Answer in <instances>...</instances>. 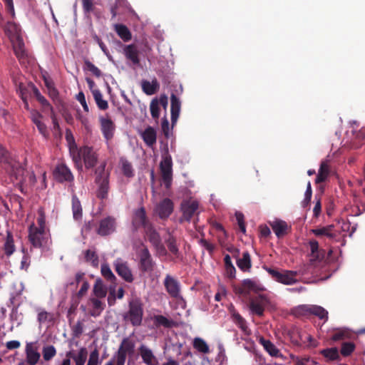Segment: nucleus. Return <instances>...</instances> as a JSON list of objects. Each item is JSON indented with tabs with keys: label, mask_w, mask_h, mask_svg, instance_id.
I'll return each instance as SVG.
<instances>
[{
	"label": "nucleus",
	"mask_w": 365,
	"mask_h": 365,
	"mask_svg": "<svg viewBox=\"0 0 365 365\" xmlns=\"http://www.w3.org/2000/svg\"><path fill=\"white\" fill-rule=\"evenodd\" d=\"M66 356L72 359L75 365H84L88 357V351L86 347H81L77 354H75L73 351H69L66 352Z\"/></svg>",
	"instance_id": "obj_19"
},
{
	"label": "nucleus",
	"mask_w": 365,
	"mask_h": 365,
	"mask_svg": "<svg viewBox=\"0 0 365 365\" xmlns=\"http://www.w3.org/2000/svg\"><path fill=\"white\" fill-rule=\"evenodd\" d=\"M180 101L179 100V98H178L176 97V96L173 93L172 95H171V108H170V111H171V121H172V123L174 124L178 117H179V114H180Z\"/></svg>",
	"instance_id": "obj_29"
},
{
	"label": "nucleus",
	"mask_w": 365,
	"mask_h": 365,
	"mask_svg": "<svg viewBox=\"0 0 365 365\" xmlns=\"http://www.w3.org/2000/svg\"><path fill=\"white\" fill-rule=\"evenodd\" d=\"M320 354L329 361H334L339 359V351L336 347L322 349L320 351Z\"/></svg>",
	"instance_id": "obj_42"
},
{
	"label": "nucleus",
	"mask_w": 365,
	"mask_h": 365,
	"mask_svg": "<svg viewBox=\"0 0 365 365\" xmlns=\"http://www.w3.org/2000/svg\"><path fill=\"white\" fill-rule=\"evenodd\" d=\"M135 344L129 338H124L115 355L105 365H125L128 354H133Z\"/></svg>",
	"instance_id": "obj_3"
},
{
	"label": "nucleus",
	"mask_w": 365,
	"mask_h": 365,
	"mask_svg": "<svg viewBox=\"0 0 365 365\" xmlns=\"http://www.w3.org/2000/svg\"><path fill=\"white\" fill-rule=\"evenodd\" d=\"M101 361L99 360V351L94 349L89 355L87 365H100Z\"/></svg>",
	"instance_id": "obj_57"
},
{
	"label": "nucleus",
	"mask_w": 365,
	"mask_h": 365,
	"mask_svg": "<svg viewBox=\"0 0 365 365\" xmlns=\"http://www.w3.org/2000/svg\"><path fill=\"white\" fill-rule=\"evenodd\" d=\"M114 29L118 36L125 42L132 38V34L128 28L123 24H115Z\"/></svg>",
	"instance_id": "obj_36"
},
{
	"label": "nucleus",
	"mask_w": 365,
	"mask_h": 365,
	"mask_svg": "<svg viewBox=\"0 0 365 365\" xmlns=\"http://www.w3.org/2000/svg\"><path fill=\"white\" fill-rule=\"evenodd\" d=\"M101 130L104 138L109 140L113 137L115 125L113 122L108 118H101Z\"/></svg>",
	"instance_id": "obj_20"
},
{
	"label": "nucleus",
	"mask_w": 365,
	"mask_h": 365,
	"mask_svg": "<svg viewBox=\"0 0 365 365\" xmlns=\"http://www.w3.org/2000/svg\"><path fill=\"white\" fill-rule=\"evenodd\" d=\"M329 173L330 170L328 163L324 161L322 162L315 180V182L319 184L324 182L328 178Z\"/></svg>",
	"instance_id": "obj_34"
},
{
	"label": "nucleus",
	"mask_w": 365,
	"mask_h": 365,
	"mask_svg": "<svg viewBox=\"0 0 365 365\" xmlns=\"http://www.w3.org/2000/svg\"><path fill=\"white\" fill-rule=\"evenodd\" d=\"M43 115L36 110H32L31 113V119L32 122L36 125L39 133L43 135L46 136L48 135L47 127L46 125L41 121Z\"/></svg>",
	"instance_id": "obj_26"
},
{
	"label": "nucleus",
	"mask_w": 365,
	"mask_h": 365,
	"mask_svg": "<svg viewBox=\"0 0 365 365\" xmlns=\"http://www.w3.org/2000/svg\"><path fill=\"white\" fill-rule=\"evenodd\" d=\"M14 51L16 56L19 59H22L26 56L24 43L21 39L19 38L14 45Z\"/></svg>",
	"instance_id": "obj_47"
},
{
	"label": "nucleus",
	"mask_w": 365,
	"mask_h": 365,
	"mask_svg": "<svg viewBox=\"0 0 365 365\" xmlns=\"http://www.w3.org/2000/svg\"><path fill=\"white\" fill-rule=\"evenodd\" d=\"M45 231L37 228L34 224L29 227V240L34 247L40 248L44 240Z\"/></svg>",
	"instance_id": "obj_10"
},
{
	"label": "nucleus",
	"mask_w": 365,
	"mask_h": 365,
	"mask_svg": "<svg viewBox=\"0 0 365 365\" xmlns=\"http://www.w3.org/2000/svg\"><path fill=\"white\" fill-rule=\"evenodd\" d=\"M38 216L37 218V223H38L37 228H39L40 230L45 231L46 216H45L43 210L42 208H40L38 211Z\"/></svg>",
	"instance_id": "obj_60"
},
{
	"label": "nucleus",
	"mask_w": 365,
	"mask_h": 365,
	"mask_svg": "<svg viewBox=\"0 0 365 365\" xmlns=\"http://www.w3.org/2000/svg\"><path fill=\"white\" fill-rule=\"evenodd\" d=\"M174 204L169 198L160 201L155 208V212L160 219H167L173 212Z\"/></svg>",
	"instance_id": "obj_15"
},
{
	"label": "nucleus",
	"mask_w": 365,
	"mask_h": 365,
	"mask_svg": "<svg viewBox=\"0 0 365 365\" xmlns=\"http://www.w3.org/2000/svg\"><path fill=\"white\" fill-rule=\"evenodd\" d=\"M259 343L271 356L281 359L284 358L279 349L271 341L261 338Z\"/></svg>",
	"instance_id": "obj_25"
},
{
	"label": "nucleus",
	"mask_w": 365,
	"mask_h": 365,
	"mask_svg": "<svg viewBox=\"0 0 365 365\" xmlns=\"http://www.w3.org/2000/svg\"><path fill=\"white\" fill-rule=\"evenodd\" d=\"M65 137L68 143L70 155L72 156L79 148L75 142L74 137L70 129H66Z\"/></svg>",
	"instance_id": "obj_40"
},
{
	"label": "nucleus",
	"mask_w": 365,
	"mask_h": 365,
	"mask_svg": "<svg viewBox=\"0 0 365 365\" xmlns=\"http://www.w3.org/2000/svg\"><path fill=\"white\" fill-rule=\"evenodd\" d=\"M141 136L143 141L148 147H153L156 143V131L150 126L145 128V130L142 133Z\"/></svg>",
	"instance_id": "obj_27"
},
{
	"label": "nucleus",
	"mask_w": 365,
	"mask_h": 365,
	"mask_svg": "<svg viewBox=\"0 0 365 365\" xmlns=\"http://www.w3.org/2000/svg\"><path fill=\"white\" fill-rule=\"evenodd\" d=\"M53 176L60 182H71L73 180V176L71 170L63 163L56 167L53 171Z\"/></svg>",
	"instance_id": "obj_16"
},
{
	"label": "nucleus",
	"mask_w": 365,
	"mask_h": 365,
	"mask_svg": "<svg viewBox=\"0 0 365 365\" xmlns=\"http://www.w3.org/2000/svg\"><path fill=\"white\" fill-rule=\"evenodd\" d=\"M143 317V305L138 298L129 302L128 311L123 314L125 322H130L133 327H139L142 324Z\"/></svg>",
	"instance_id": "obj_2"
},
{
	"label": "nucleus",
	"mask_w": 365,
	"mask_h": 365,
	"mask_svg": "<svg viewBox=\"0 0 365 365\" xmlns=\"http://www.w3.org/2000/svg\"><path fill=\"white\" fill-rule=\"evenodd\" d=\"M101 272L102 276L108 282L115 284L117 280L116 277L114 275L113 272L111 271L109 265L108 264H103L101 268Z\"/></svg>",
	"instance_id": "obj_41"
},
{
	"label": "nucleus",
	"mask_w": 365,
	"mask_h": 365,
	"mask_svg": "<svg viewBox=\"0 0 365 365\" xmlns=\"http://www.w3.org/2000/svg\"><path fill=\"white\" fill-rule=\"evenodd\" d=\"M132 224L135 230L140 227H143L145 230L151 224L147 218L145 210L144 207H140L135 211Z\"/></svg>",
	"instance_id": "obj_11"
},
{
	"label": "nucleus",
	"mask_w": 365,
	"mask_h": 365,
	"mask_svg": "<svg viewBox=\"0 0 365 365\" xmlns=\"http://www.w3.org/2000/svg\"><path fill=\"white\" fill-rule=\"evenodd\" d=\"M312 315L318 317L320 319H328V312L321 306L313 305Z\"/></svg>",
	"instance_id": "obj_52"
},
{
	"label": "nucleus",
	"mask_w": 365,
	"mask_h": 365,
	"mask_svg": "<svg viewBox=\"0 0 365 365\" xmlns=\"http://www.w3.org/2000/svg\"><path fill=\"white\" fill-rule=\"evenodd\" d=\"M3 250L7 257L11 256L15 251L14 237L10 232H7Z\"/></svg>",
	"instance_id": "obj_37"
},
{
	"label": "nucleus",
	"mask_w": 365,
	"mask_h": 365,
	"mask_svg": "<svg viewBox=\"0 0 365 365\" xmlns=\"http://www.w3.org/2000/svg\"><path fill=\"white\" fill-rule=\"evenodd\" d=\"M355 349V344L353 342H344L341 344V354L344 356H350Z\"/></svg>",
	"instance_id": "obj_54"
},
{
	"label": "nucleus",
	"mask_w": 365,
	"mask_h": 365,
	"mask_svg": "<svg viewBox=\"0 0 365 365\" xmlns=\"http://www.w3.org/2000/svg\"><path fill=\"white\" fill-rule=\"evenodd\" d=\"M237 265L242 272H249L252 267L251 257L246 251L242 253V258L237 259Z\"/></svg>",
	"instance_id": "obj_32"
},
{
	"label": "nucleus",
	"mask_w": 365,
	"mask_h": 365,
	"mask_svg": "<svg viewBox=\"0 0 365 365\" xmlns=\"http://www.w3.org/2000/svg\"><path fill=\"white\" fill-rule=\"evenodd\" d=\"M26 362L29 365H36L41 357L40 354L37 351V348L34 346L32 343H28L26 346Z\"/></svg>",
	"instance_id": "obj_22"
},
{
	"label": "nucleus",
	"mask_w": 365,
	"mask_h": 365,
	"mask_svg": "<svg viewBox=\"0 0 365 365\" xmlns=\"http://www.w3.org/2000/svg\"><path fill=\"white\" fill-rule=\"evenodd\" d=\"M193 347L198 351L207 354L210 351L209 346L207 343L201 338H195L193 341Z\"/></svg>",
	"instance_id": "obj_49"
},
{
	"label": "nucleus",
	"mask_w": 365,
	"mask_h": 365,
	"mask_svg": "<svg viewBox=\"0 0 365 365\" xmlns=\"http://www.w3.org/2000/svg\"><path fill=\"white\" fill-rule=\"evenodd\" d=\"M106 166V163L103 162L101 165H99L98 168L95 169V182H98L100 180L109 178V173L106 172L105 170Z\"/></svg>",
	"instance_id": "obj_46"
},
{
	"label": "nucleus",
	"mask_w": 365,
	"mask_h": 365,
	"mask_svg": "<svg viewBox=\"0 0 365 365\" xmlns=\"http://www.w3.org/2000/svg\"><path fill=\"white\" fill-rule=\"evenodd\" d=\"M310 247V255L314 259H319V243L315 240H312L309 242Z\"/></svg>",
	"instance_id": "obj_55"
},
{
	"label": "nucleus",
	"mask_w": 365,
	"mask_h": 365,
	"mask_svg": "<svg viewBox=\"0 0 365 365\" xmlns=\"http://www.w3.org/2000/svg\"><path fill=\"white\" fill-rule=\"evenodd\" d=\"M232 318L233 322L247 336L251 334V331L247 325L246 320L238 312H233L232 314Z\"/></svg>",
	"instance_id": "obj_30"
},
{
	"label": "nucleus",
	"mask_w": 365,
	"mask_h": 365,
	"mask_svg": "<svg viewBox=\"0 0 365 365\" xmlns=\"http://www.w3.org/2000/svg\"><path fill=\"white\" fill-rule=\"evenodd\" d=\"M100 298L91 297L88 299V303L92 305V309L90 310L89 314L92 317L99 316L106 307V304L102 302Z\"/></svg>",
	"instance_id": "obj_28"
},
{
	"label": "nucleus",
	"mask_w": 365,
	"mask_h": 365,
	"mask_svg": "<svg viewBox=\"0 0 365 365\" xmlns=\"http://www.w3.org/2000/svg\"><path fill=\"white\" fill-rule=\"evenodd\" d=\"M264 269L272 277L273 279L279 283L285 285H292L299 282L296 278L297 273L294 270L284 269L282 272H279L276 269L268 267H264Z\"/></svg>",
	"instance_id": "obj_4"
},
{
	"label": "nucleus",
	"mask_w": 365,
	"mask_h": 365,
	"mask_svg": "<svg viewBox=\"0 0 365 365\" xmlns=\"http://www.w3.org/2000/svg\"><path fill=\"white\" fill-rule=\"evenodd\" d=\"M42 354L45 361H50L56 355V349L53 345L43 346Z\"/></svg>",
	"instance_id": "obj_51"
},
{
	"label": "nucleus",
	"mask_w": 365,
	"mask_h": 365,
	"mask_svg": "<svg viewBox=\"0 0 365 365\" xmlns=\"http://www.w3.org/2000/svg\"><path fill=\"white\" fill-rule=\"evenodd\" d=\"M86 261L91 263L93 267H98L99 264V258L95 251L87 250L85 252Z\"/></svg>",
	"instance_id": "obj_48"
},
{
	"label": "nucleus",
	"mask_w": 365,
	"mask_h": 365,
	"mask_svg": "<svg viewBox=\"0 0 365 365\" xmlns=\"http://www.w3.org/2000/svg\"><path fill=\"white\" fill-rule=\"evenodd\" d=\"M269 304V299L265 295L259 294L250 299L249 307L251 312L259 317L263 316L265 307Z\"/></svg>",
	"instance_id": "obj_7"
},
{
	"label": "nucleus",
	"mask_w": 365,
	"mask_h": 365,
	"mask_svg": "<svg viewBox=\"0 0 365 365\" xmlns=\"http://www.w3.org/2000/svg\"><path fill=\"white\" fill-rule=\"evenodd\" d=\"M86 68L90 71L93 75L96 77H100L101 76V71L100 69L96 67L93 63L90 61L85 62Z\"/></svg>",
	"instance_id": "obj_63"
},
{
	"label": "nucleus",
	"mask_w": 365,
	"mask_h": 365,
	"mask_svg": "<svg viewBox=\"0 0 365 365\" xmlns=\"http://www.w3.org/2000/svg\"><path fill=\"white\" fill-rule=\"evenodd\" d=\"M94 99L96 102L98 107L101 110H106L108 108V105L107 101L103 98L101 93H93Z\"/></svg>",
	"instance_id": "obj_56"
},
{
	"label": "nucleus",
	"mask_w": 365,
	"mask_h": 365,
	"mask_svg": "<svg viewBox=\"0 0 365 365\" xmlns=\"http://www.w3.org/2000/svg\"><path fill=\"white\" fill-rule=\"evenodd\" d=\"M89 287H90V284H89V282H88V280L87 279L83 280V282L81 284V289L76 293L77 297L78 299H81L83 297H84L86 295V294L87 293Z\"/></svg>",
	"instance_id": "obj_64"
},
{
	"label": "nucleus",
	"mask_w": 365,
	"mask_h": 365,
	"mask_svg": "<svg viewBox=\"0 0 365 365\" xmlns=\"http://www.w3.org/2000/svg\"><path fill=\"white\" fill-rule=\"evenodd\" d=\"M120 163L123 175L127 178H131L134 175L133 169L131 163L126 159L121 158Z\"/></svg>",
	"instance_id": "obj_50"
},
{
	"label": "nucleus",
	"mask_w": 365,
	"mask_h": 365,
	"mask_svg": "<svg viewBox=\"0 0 365 365\" xmlns=\"http://www.w3.org/2000/svg\"><path fill=\"white\" fill-rule=\"evenodd\" d=\"M165 242L170 254L176 259H182V257L179 250L176 237L169 232L168 237L165 240Z\"/></svg>",
	"instance_id": "obj_24"
},
{
	"label": "nucleus",
	"mask_w": 365,
	"mask_h": 365,
	"mask_svg": "<svg viewBox=\"0 0 365 365\" xmlns=\"http://www.w3.org/2000/svg\"><path fill=\"white\" fill-rule=\"evenodd\" d=\"M162 157L163 160L160 163L161 177L166 188H169L173 179L172 158L168 150L163 154Z\"/></svg>",
	"instance_id": "obj_6"
},
{
	"label": "nucleus",
	"mask_w": 365,
	"mask_h": 365,
	"mask_svg": "<svg viewBox=\"0 0 365 365\" xmlns=\"http://www.w3.org/2000/svg\"><path fill=\"white\" fill-rule=\"evenodd\" d=\"M242 285L245 288V290H247L248 292V293L250 291L257 292L263 290V288L262 287V286L259 284L257 283L256 282H255L250 279H246L243 280Z\"/></svg>",
	"instance_id": "obj_44"
},
{
	"label": "nucleus",
	"mask_w": 365,
	"mask_h": 365,
	"mask_svg": "<svg viewBox=\"0 0 365 365\" xmlns=\"http://www.w3.org/2000/svg\"><path fill=\"white\" fill-rule=\"evenodd\" d=\"M123 53L127 59L130 60L133 65L140 63L138 57L139 51L135 44L126 45L123 48Z\"/></svg>",
	"instance_id": "obj_21"
},
{
	"label": "nucleus",
	"mask_w": 365,
	"mask_h": 365,
	"mask_svg": "<svg viewBox=\"0 0 365 365\" xmlns=\"http://www.w3.org/2000/svg\"><path fill=\"white\" fill-rule=\"evenodd\" d=\"M270 226L278 238L285 236L291 230V226L281 220L273 221L270 223Z\"/></svg>",
	"instance_id": "obj_17"
},
{
	"label": "nucleus",
	"mask_w": 365,
	"mask_h": 365,
	"mask_svg": "<svg viewBox=\"0 0 365 365\" xmlns=\"http://www.w3.org/2000/svg\"><path fill=\"white\" fill-rule=\"evenodd\" d=\"M8 173L10 175L12 180L21 182L23 180L24 169L16 162H11L6 168Z\"/></svg>",
	"instance_id": "obj_18"
},
{
	"label": "nucleus",
	"mask_w": 365,
	"mask_h": 365,
	"mask_svg": "<svg viewBox=\"0 0 365 365\" xmlns=\"http://www.w3.org/2000/svg\"><path fill=\"white\" fill-rule=\"evenodd\" d=\"M98 185V197L105 199L108 196L109 190V178H106L98 182H96Z\"/></svg>",
	"instance_id": "obj_39"
},
{
	"label": "nucleus",
	"mask_w": 365,
	"mask_h": 365,
	"mask_svg": "<svg viewBox=\"0 0 365 365\" xmlns=\"http://www.w3.org/2000/svg\"><path fill=\"white\" fill-rule=\"evenodd\" d=\"M137 255L139 258V269L144 273L153 272L155 266V262L148 248L143 243H141L139 246L137 250Z\"/></svg>",
	"instance_id": "obj_5"
},
{
	"label": "nucleus",
	"mask_w": 365,
	"mask_h": 365,
	"mask_svg": "<svg viewBox=\"0 0 365 365\" xmlns=\"http://www.w3.org/2000/svg\"><path fill=\"white\" fill-rule=\"evenodd\" d=\"M150 113L153 118L156 119L159 117L160 108L157 99H153L150 106Z\"/></svg>",
	"instance_id": "obj_61"
},
{
	"label": "nucleus",
	"mask_w": 365,
	"mask_h": 365,
	"mask_svg": "<svg viewBox=\"0 0 365 365\" xmlns=\"http://www.w3.org/2000/svg\"><path fill=\"white\" fill-rule=\"evenodd\" d=\"M52 314L46 311L41 310L38 314V322L39 324L45 323L52 319Z\"/></svg>",
	"instance_id": "obj_62"
},
{
	"label": "nucleus",
	"mask_w": 365,
	"mask_h": 365,
	"mask_svg": "<svg viewBox=\"0 0 365 365\" xmlns=\"http://www.w3.org/2000/svg\"><path fill=\"white\" fill-rule=\"evenodd\" d=\"M115 230V219L108 216L102 219L99 222L97 232L101 236H107L113 233Z\"/></svg>",
	"instance_id": "obj_14"
},
{
	"label": "nucleus",
	"mask_w": 365,
	"mask_h": 365,
	"mask_svg": "<svg viewBox=\"0 0 365 365\" xmlns=\"http://www.w3.org/2000/svg\"><path fill=\"white\" fill-rule=\"evenodd\" d=\"M13 160L10 157L9 151L1 144H0V163L8 165L9 164H11V162Z\"/></svg>",
	"instance_id": "obj_53"
},
{
	"label": "nucleus",
	"mask_w": 365,
	"mask_h": 365,
	"mask_svg": "<svg viewBox=\"0 0 365 365\" xmlns=\"http://www.w3.org/2000/svg\"><path fill=\"white\" fill-rule=\"evenodd\" d=\"M72 210L75 220H79L82 217V207L80 200L76 196L72 197Z\"/></svg>",
	"instance_id": "obj_43"
},
{
	"label": "nucleus",
	"mask_w": 365,
	"mask_h": 365,
	"mask_svg": "<svg viewBox=\"0 0 365 365\" xmlns=\"http://www.w3.org/2000/svg\"><path fill=\"white\" fill-rule=\"evenodd\" d=\"M113 266L115 271L123 280L128 283L133 282L134 277L127 262L121 259H117L113 262Z\"/></svg>",
	"instance_id": "obj_8"
},
{
	"label": "nucleus",
	"mask_w": 365,
	"mask_h": 365,
	"mask_svg": "<svg viewBox=\"0 0 365 365\" xmlns=\"http://www.w3.org/2000/svg\"><path fill=\"white\" fill-rule=\"evenodd\" d=\"M93 292L97 298H104L107 294V289L105 287L103 280L101 278H98L93 288Z\"/></svg>",
	"instance_id": "obj_35"
},
{
	"label": "nucleus",
	"mask_w": 365,
	"mask_h": 365,
	"mask_svg": "<svg viewBox=\"0 0 365 365\" xmlns=\"http://www.w3.org/2000/svg\"><path fill=\"white\" fill-rule=\"evenodd\" d=\"M153 323L156 327L170 328L174 325V322L163 315H154Z\"/></svg>",
	"instance_id": "obj_38"
},
{
	"label": "nucleus",
	"mask_w": 365,
	"mask_h": 365,
	"mask_svg": "<svg viewBox=\"0 0 365 365\" xmlns=\"http://www.w3.org/2000/svg\"><path fill=\"white\" fill-rule=\"evenodd\" d=\"M334 226L333 225L322 227L319 228L311 230V232L317 237L326 236L329 239H333L336 235L333 232Z\"/></svg>",
	"instance_id": "obj_31"
},
{
	"label": "nucleus",
	"mask_w": 365,
	"mask_h": 365,
	"mask_svg": "<svg viewBox=\"0 0 365 365\" xmlns=\"http://www.w3.org/2000/svg\"><path fill=\"white\" fill-rule=\"evenodd\" d=\"M199 207L198 202L196 200L185 201L181 205L182 216L181 220L190 222Z\"/></svg>",
	"instance_id": "obj_13"
},
{
	"label": "nucleus",
	"mask_w": 365,
	"mask_h": 365,
	"mask_svg": "<svg viewBox=\"0 0 365 365\" xmlns=\"http://www.w3.org/2000/svg\"><path fill=\"white\" fill-rule=\"evenodd\" d=\"M145 232L146 237L153 247L157 246L161 242V237L159 233L154 229L152 225L145 230Z\"/></svg>",
	"instance_id": "obj_33"
},
{
	"label": "nucleus",
	"mask_w": 365,
	"mask_h": 365,
	"mask_svg": "<svg viewBox=\"0 0 365 365\" xmlns=\"http://www.w3.org/2000/svg\"><path fill=\"white\" fill-rule=\"evenodd\" d=\"M125 0H116L115 3L110 7V13L112 14V19H115L119 14V8L125 5Z\"/></svg>",
	"instance_id": "obj_59"
},
{
	"label": "nucleus",
	"mask_w": 365,
	"mask_h": 365,
	"mask_svg": "<svg viewBox=\"0 0 365 365\" xmlns=\"http://www.w3.org/2000/svg\"><path fill=\"white\" fill-rule=\"evenodd\" d=\"M139 353L143 361L147 365H157L158 361L154 356L152 350L146 346L142 344L139 347Z\"/></svg>",
	"instance_id": "obj_23"
},
{
	"label": "nucleus",
	"mask_w": 365,
	"mask_h": 365,
	"mask_svg": "<svg viewBox=\"0 0 365 365\" xmlns=\"http://www.w3.org/2000/svg\"><path fill=\"white\" fill-rule=\"evenodd\" d=\"M72 160L78 170L83 169L82 160L86 169L94 168L98 162V155L93 147L88 145L81 147L72 156Z\"/></svg>",
	"instance_id": "obj_1"
},
{
	"label": "nucleus",
	"mask_w": 365,
	"mask_h": 365,
	"mask_svg": "<svg viewBox=\"0 0 365 365\" xmlns=\"http://www.w3.org/2000/svg\"><path fill=\"white\" fill-rule=\"evenodd\" d=\"M164 286L167 292L173 298H178L180 295V285L179 282L170 274H167L164 279Z\"/></svg>",
	"instance_id": "obj_12"
},
{
	"label": "nucleus",
	"mask_w": 365,
	"mask_h": 365,
	"mask_svg": "<svg viewBox=\"0 0 365 365\" xmlns=\"http://www.w3.org/2000/svg\"><path fill=\"white\" fill-rule=\"evenodd\" d=\"M313 305L302 304L295 308L294 314L297 317L312 315Z\"/></svg>",
	"instance_id": "obj_45"
},
{
	"label": "nucleus",
	"mask_w": 365,
	"mask_h": 365,
	"mask_svg": "<svg viewBox=\"0 0 365 365\" xmlns=\"http://www.w3.org/2000/svg\"><path fill=\"white\" fill-rule=\"evenodd\" d=\"M288 334L292 343L297 346H301L306 344L307 341L310 342L312 340V336L310 334L302 331L297 327H292Z\"/></svg>",
	"instance_id": "obj_9"
},
{
	"label": "nucleus",
	"mask_w": 365,
	"mask_h": 365,
	"mask_svg": "<svg viewBox=\"0 0 365 365\" xmlns=\"http://www.w3.org/2000/svg\"><path fill=\"white\" fill-rule=\"evenodd\" d=\"M73 337L79 338L83 331V324L82 321H78L71 328Z\"/></svg>",
	"instance_id": "obj_58"
}]
</instances>
